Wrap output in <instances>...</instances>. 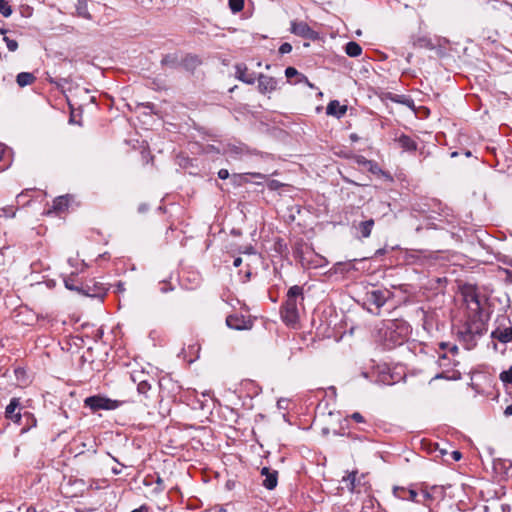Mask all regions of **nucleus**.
I'll return each instance as SVG.
<instances>
[{
    "label": "nucleus",
    "mask_w": 512,
    "mask_h": 512,
    "mask_svg": "<svg viewBox=\"0 0 512 512\" xmlns=\"http://www.w3.org/2000/svg\"><path fill=\"white\" fill-rule=\"evenodd\" d=\"M304 301L303 287L294 285L289 288L285 302L280 308L281 319L287 325L294 326L299 321V306Z\"/></svg>",
    "instance_id": "nucleus-1"
},
{
    "label": "nucleus",
    "mask_w": 512,
    "mask_h": 512,
    "mask_svg": "<svg viewBox=\"0 0 512 512\" xmlns=\"http://www.w3.org/2000/svg\"><path fill=\"white\" fill-rule=\"evenodd\" d=\"M410 324L402 319H394L386 325L385 338L392 346L402 345L411 334Z\"/></svg>",
    "instance_id": "nucleus-2"
},
{
    "label": "nucleus",
    "mask_w": 512,
    "mask_h": 512,
    "mask_svg": "<svg viewBox=\"0 0 512 512\" xmlns=\"http://www.w3.org/2000/svg\"><path fill=\"white\" fill-rule=\"evenodd\" d=\"M446 208L440 200L435 198H421L411 205L412 211L429 219H436L437 216L443 215Z\"/></svg>",
    "instance_id": "nucleus-3"
},
{
    "label": "nucleus",
    "mask_w": 512,
    "mask_h": 512,
    "mask_svg": "<svg viewBox=\"0 0 512 512\" xmlns=\"http://www.w3.org/2000/svg\"><path fill=\"white\" fill-rule=\"evenodd\" d=\"M125 401L113 400L103 395H93L85 398L84 406L93 412L98 410H115L122 406Z\"/></svg>",
    "instance_id": "nucleus-4"
},
{
    "label": "nucleus",
    "mask_w": 512,
    "mask_h": 512,
    "mask_svg": "<svg viewBox=\"0 0 512 512\" xmlns=\"http://www.w3.org/2000/svg\"><path fill=\"white\" fill-rule=\"evenodd\" d=\"M131 379L137 384L138 393L145 396V398H149L148 392L152 389V383L155 382V378L144 371H137L131 374Z\"/></svg>",
    "instance_id": "nucleus-5"
},
{
    "label": "nucleus",
    "mask_w": 512,
    "mask_h": 512,
    "mask_svg": "<svg viewBox=\"0 0 512 512\" xmlns=\"http://www.w3.org/2000/svg\"><path fill=\"white\" fill-rule=\"evenodd\" d=\"M290 32L296 36L302 37L308 40H318L320 38L319 33L313 30L306 22L304 21H291Z\"/></svg>",
    "instance_id": "nucleus-6"
},
{
    "label": "nucleus",
    "mask_w": 512,
    "mask_h": 512,
    "mask_svg": "<svg viewBox=\"0 0 512 512\" xmlns=\"http://www.w3.org/2000/svg\"><path fill=\"white\" fill-rule=\"evenodd\" d=\"M486 332V324L482 320H470L464 330L460 332L465 341H472L475 336H482Z\"/></svg>",
    "instance_id": "nucleus-7"
},
{
    "label": "nucleus",
    "mask_w": 512,
    "mask_h": 512,
    "mask_svg": "<svg viewBox=\"0 0 512 512\" xmlns=\"http://www.w3.org/2000/svg\"><path fill=\"white\" fill-rule=\"evenodd\" d=\"M391 292L387 289H375L366 293V302L380 309L390 298Z\"/></svg>",
    "instance_id": "nucleus-8"
},
{
    "label": "nucleus",
    "mask_w": 512,
    "mask_h": 512,
    "mask_svg": "<svg viewBox=\"0 0 512 512\" xmlns=\"http://www.w3.org/2000/svg\"><path fill=\"white\" fill-rule=\"evenodd\" d=\"M82 293L88 297L103 299L107 293V289L102 283L89 280L82 285Z\"/></svg>",
    "instance_id": "nucleus-9"
},
{
    "label": "nucleus",
    "mask_w": 512,
    "mask_h": 512,
    "mask_svg": "<svg viewBox=\"0 0 512 512\" xmlns=\"http://www.w3.org/2000/svg\"><path fill=\"white\" fill-rule=\"evenodd\" d=\"M226 324L229 328L235 330H247L252 327V322L243 315L232 314L227 316Z\"/></svg>",
    "instance_id": "nucleus-10"
},
{
    "label": "nucleus",
    "mask_w": 512,
    "mask_h": 512,
    "mask_svg": "<svg viewBox=\"0 0 512 512\" xmlns=\"http://www.w3.org/2000/svg\"><path fill=\"white\" fill-rule=\"evenodd\" d=\"M17 409H20V399L19 398H12L10 400V403L6 406L5 409V417L14 423H22V413L20 410L16 412Z\"/></svg>",
    "instance_id": "nucleus-11"
},
{
    "label": "nucleus",
    "mask_w": 512,
    "mask_h": 512,
    "mask_svg": "<svg viewBox=\"0 0 512 512\" xmlns=\"http://www.w3.org/2000/svg\"><path fill=\"white\" fill-rule=\"evenodd\" d=\"M260 474L265 477L262 482V485L267 490H273L277 487L278 484V471L272 470L269 467H262Z\"/></svg>",
    "instance_id": "nucleus-12"
},
{
    "label": "nucleus",
    "mask_w": 512,
    "mask_h": 512,
    "mask_svg": "<svg viewBox=\"0 0 512 512\" xmlns=\"http://www.w3.org/2000/svg\"><path fill=\"white\" fill-rule=\"evenodd\" d=\"M257 80H258V90L262 94L272 92L277 87V80L271 76L259 74Z\"/></svg>",
    "instance_id": "nucleus-13"
},
{
    "label": "nucleus",
    "mask_w": 512,
    "mask_h": 512,
    "mask_svg": "<svg viewBox=\"0 0 512 512\" xmlns=\"http://www.w3.org/2000/svg\"><path fill=\"white\" fill-rule=\"evenodd\" d=\"M236 78L246 84H254L256 77L254 73H248V68L245 64L240 63L235 66Z\"/></svg>",
    "instance_id": "nucleus-14"
},
{
    "label": "nucleus",
    "mask_w": 512,
    "mask_h": 512,
    "mask_svg": "<svg viewBox=\"0 0 512 512\" xmlns=\"http://www.w3.org/2000/svg\"><path fill=\"white\" fill-rule=\"evenodd\" d=\"M347 112L346 105H340L338 100H331L326 107V114L334 116L338 119L343 117Z\"/></svg>",
    "instance_id": "nucleus-15"
},
{
    "label": "nucleus",
    "mask_w": 512,
    "mask_h": 512,
    "mask_svg": "<svg viewBox=\"0 0 512 512\" xmlns=\"http://www.w3.org/2000/svg\"><path fill=\"white\" fill-rule=\"evenodd\" d=\"M395 141L398 143L399 147L402 148L403 151L414 152L417 150L416 141L409 135L401 134L395 138Z\"/></svg>",
    "instance_id": "nucleus-16"
},
{
    "label": "nucleus",
    "mask_w": 512,
    "mask_h": 512,
    "mask_svg": "<svg viewBox=\"0 0 512 512\" xmlns=\"http://www.w3.org/2000/svg\"><path fill=\"white\" fill-rule=\"evenodd\" d=\"M491 337L499 340L502 343H508L512 341V326L501 329V327H497L491 333Z\"/></svg>",
    "instance_id": "nucleus-17"
},
{
    "label": "nucleus",
    "mask_w": 512,
    "mask_h": 512,
    "mask_svg": "<svg viewBox=\"0 0 512 512\" xmlns=\"http://www.w3.org/2000/svg\"><path fill=\"white\" fill-rule=\"evenodd\" d=\"M21 417H22V423H17V424L22 426V428H21L22 433L27 432L31 428L36 427L37 419L35 418V416L32 413L25 411L24 413H22Z\"/></svg>",
    "instance_id": "nucleus-18"
},
{
    "label": "nucleus",
    "mask_w": 512,
    "mask_h": 512,
    "mask_svg": "<svg viewBox=\"0 0 512 512\" xmlns=\"http://www.w3.org/2000/svg\"><path fill=\"white\" fill-rule=\"evenodd\" d=\"M181 64L187 71H194L201 64V60L197 55L187 54Z\"/></svg>",
    "instance_id": "nucleus-19"
},
{
    "label": "nucleus",
    "mask_w": 512,
    "mask_h": 512,
    "mask_svg": "<svg viewBox=\"0 0 512 512\" xmlns=\"http://www.w3.org/2000/svg\"><path fill=\"white\" fill-rule=\"evenodd\" d=\"M76 15L78 17L91 20L92 16L88 11V0H77L75 4Z\"/></svg>",
    "instance_id": "nucleus-20"
},
{
    "label": "nucleus",
    "mask_w": 512,
    "mask_h": 512,
    "mask_svg": "<svg viewBox=\"0 0 512 512\" xmlns=\"http://www.w3.org/2000/svg\"><path fill=\"white\" fill-rule=\"evenodd\" d=\"M305 247H307V245L302 239L296 241L293 246V255L296 259H298L301 262L302 266L306 265V259L304 256Z\"/></svg>",
    "instance_id": "nucleus-21"
},
{
    "label": "nucleus",
    "mask_w": 512,
    "mask_h": 512,
    "mask_svg": "<svg viewBox=\"0 0 512 512\" xmlns=\"http://www.w3.org/2000/svg\"><path fill=\"white\" fill-rule=\"evenodd\" d=\"M70 204V196L69 195H63L56 197L53 200V210L56 212H63L65 211Z\"/></svg>",
    "instance_id": "nucleus-22"
},
{
    "label": "nucleus",
    "mask_w": 512,
    "mask_h": 512,
    "mask_svg": "<svg viewBox=\"0 0 512 512\" xmlns=\"http://www.w3.org/2000/svg\"><path fill=\"white\" fill-rule=\"evenodd\" d=\"M374 224L375 222L372 218L361 221L357 226V230L361 233V237L368 238L371 235Z\"/></svg>",
    "instance_id": "nucleus-23"
},
{
    "label": "nucleus",
    "mask_w": 512,
    "mask_h": 512,
    "mask_svg": "<svg viewBox=\"0 0 512 512\" xmlns=\"http://www.w3.org/2000/svg\"><path fill=\"white\" fill-rule=\"evenodd\" d=\"M36 80V77L30 72H21L16 77V82L20 87L31 85Z\"/></svg>",
    "instance_id": "nucleus-24"
},
{
    "label": "nucleus",
    "mask_w": 512,
    "mask_h": 512,
    "mask_svg": "<svg viewBox=\"0 0 512 512\" xmlns=\"http://www.w3.org/2000/svg\"><path fill=\"white\" fill-rule=\"evenodd\" d=\"M345 52L350 57H358L362 54V47L354 41H350L345 46Z\"/></svg>",
    "instance_id": "nucleus-25"
},
{
    "label": "nucleus",
    "mask_w": 512,
    "mask_h": 512,
    "mask_svg": "<svg viewBox=\"0 0 512 512\" xmlns=\"http://www.w3.org/2000/svg\"><path fill=\"white\" fill-rule=\"evenodd\" d=\"M358 474V471H352L348 473L346 477H343L342 481L346 483V487L349 491L354 492L356 489V486L358 484L356 476Z\"/></svg>",
    "instance_id": "nucleus-26"
},
{
    "label": "nucleus",
    "mask_w": 512,
    "mask_h": 512,
    "mask_svg": "<svg viewBox=\"0 0 512 512\" xmlns=\"http://www.w3.org/2000/svg\"><path fill=\"white\" fill-rule=\"evenodd\" d=\"M389 99L395 103L403 104L410 108L414 106L413 100L406 95L393 94L390 95Z\"/></svg>",
    "instance_id": "nucleus-27"
},
{
    "label": "nucleus",
    "mask_w": 512,
    "mask_h": 512,
    "mask_svg": "<svg viewBox=\"0 0 512 512\" xmlns=\"http://www.w3.org/2000/svg\"><path fill=\"white\" fill-rule=\"evenodd\" d=\"M179 64L178 56L176 54H167L161 59L162 66L176 68Z\"/></svg>",
    "instance_id": "nucleus-28"
},
{
    "label": "nucleus",
    "mask_w": 512,
    "mask_h": 512,
    "mask_svg": "<svg viewBox=\"0 0 512 512\" xmlns=\"http://www.w3.org/2000/svg\"><path fill=\"white\" fill-rule=\"evenodd\" d=\"M370 173L377 175V176H384L389 177V174L385 171H383L380 166L377 164V162L371 160L369 166L366 168Z\"/></svg>",
    "instance_id": "nucleus-29"
},
{
    "label": "nucleus",
    "mask_w": 512,
    "mask_h": 512,
    "mask_svg": "<svg viewBox=\"0 0 512 512\" xmlns=\"http://www.w3.org/2000/svg\"><path fill=\"white\" fill-rule=\"evenodd\" d=\"M0 33L4 35L3 40L5 41L8 50L11 52H15L18 49V42L16 40L10 39L9 37L6 36V33H7L6 29H1Z\"/></svg>",
    "instance_id": "nucleus-30"
},
{
    "label": "nucleus",
    "mask_w": 512,
    "mask_h": 512,
    "mask_svg": "<svg viewBox=\"0 0 512 512\" xmlns=\"http://www.w3.org/2000/svg\"><path fill=\"white\" fill-rule=\"evenodd\" d=\"M230 10L235 14L243 10L244 0H228Z\"/></svg>",
    "instance_id": "nucleus-31"
},
{
    "label": "nucleus",
    "mask_w": 512,
    "mask_h": 512,
    "mask_svg": "<svg viewBox=\"0 0 512 512\" xmlns=\"http://www.w3.org/2000/svg\"><path fill=\"white\" fill-rule=\"evenodd\" d=\"M348 158L352 159L356 164L364 167L365 169L367 168V166H369V164L371 162V160H368L367 158H365L362 155H351V156H348Z\"/></svg>",
    "instance_id": "nucleus-32"
},
{
    "label": "nucleus",
    "mask_w": 512,
    "mask_h": 512,
    "mask_svg": "<svg viewBox=\"0 0 512 512\" xmlns=\"http://www.w3.org/2000/svg\"><path fill=\"white\" fill-rule=\"evenodd\" d=\"M247 176H249V173L233 174L231 176V182L233 185L240 186L242 183L248 182Z\"/></svg>",
    "instance_id": "nucleus-33"
},
{
    "label": "nucleus",
    "mask_w": 512,
    "mask_h": 512,
    "mask_svg": "<svg viewBox=\"0 0 512 512\" xmlns=\"http://www.w3.org/2000/svg\"><path fill=\"white\" fill-rule=\"evenodd\" d=\"M0 14L4 17H9L12 14L11 6L5 0H0Z\"/></svg>",
    "instance_id": "nucleus-34"
},
{
    "label": "nucleus",
    "mask_w": 512,
    "mask_h": 512,
    "mask_svg": "<svg viewBox=\"0 0 512 512\" xmlns=\"http://www.w3.org/2000/svg\"><path fill=\"white\" fill-rule=\"evenodd\" d=\"M65 287L71 291H77L82 293V286L79 287L74 283V277H69L64 280Z\"/></svg>",
    "instance_id": "nucleus-35"
},
{
    "label": "nucleus",
    "mask_w": 512,
    "mask_h": 512,
    "mask_svg": "<svg viewBox=\"0 0 512 512\" xmlns=\"http://www.w3.org/2000/svg\"><path fill=\"white\" fill-rule=\"evenodd\" d=\"M466 301L475 304L476 310H481V304L479 296L476 293L466 295Z\"/></svg>",
    "instance_id": "nucleus-36"
},
{
    "label": "nucleus",
    "mask_w": 512,
    "mask_h": 512,
    "mask_svg": "<svg viewBox=\"0 0 512 512\" xmlns=\"http://www.w3.org/2000/svg\"><path fill=\"white\" fill-rule=\"evenodd\" d=\"M500 380L505 384L512 383V366L508 370L500 373Z\"/></svg>",
    "instance_id": "nucleus-37"
},
{
    "label": "nucleus",
    "mask_w": 512,
    "mask_h": 512,
    "mask_svg": "<svg viewBox=\"0 0 512 512\" xmlns=\"http://www.w3.org/2000/svg\"><path fill=\"white\" fill-rule=\"evenodd\" d=\"M48 81L51 83V84H54L56 85L58 88H63L65 84L69 83L70 80L68 78H49Z\"/></svg>",
    "instance_id": "nucleus-38"
},
{
    "label": "nucleus",
    "mask_w": 512,
    "mask_h": 512,
    "mask_svg": "<svg viewBox=\"0 0 512 512\" xmlns=\"http://www.w3.org/2000/svg\"><path fill=\"white\" fill-rule=\"evenodd\" d=\"M402 491L406 492L405 489H402ZM407 493H408L407 497L406 496H401V497L404 498V499H408L410 501H413V502H418V500H417L418 493L415 490L410 489V490L407 491Z\"/></svg>",
    "instance_id": "nucleus-39"
},
{
    "label": "nucleus",
    "mask_w": 512,
    "mask_h": 512,
    "mask_svg": "<svg viewBox=\"0 0 512 512\" xmlns=\"http://www.w3.org/2000/svg\"><path fill=\"white\" fill-rule=\"evenodd\" d=\"M297 75H299V72L296 68L287 67L285 69V76L287 77L288 80L292 79L293 77H297Z\"/></svg>",
    "instance_id": "nucleus-40"
},
{
    "label": "nucleus",
    "mask_w": 512,
    "mask_h": 512,
    "mask_svg": "<svg viewBox=\"0 0 512 512\" xmlns=\"http://www.w3.org/2000/svg\"><path fill=\"white\" fill-rule=\"evenodd\" d=\"M292 51V45L288 42H284L279 47V53L281 55L288 54Z\"/></svg>",
    "instance_id": "nucleus-41"
},
{
    "label": "nucleus",
    "mask_w": 512,
    "mask_h": 512,
    "mask_svg": "<svg viewBox=\"0 0 512 512\" xmlns=\"http://www.w3.org/2000/svg\"><path fill=\"white\" fill-rule=\"evenodd\" d=\"M249 175L255 179L254 183H256L258 185L262 184L263 181L266 180V175H264L262 173H256L255 172V173H249Z\"/></svg>",
    "instance_id": "nucleus-42"
},
{
    "label": "nucleus",
    "mask_w": 512,
    "mask_h": 512,
    "mask_svg": "<svg viewBox=\"0 0 512 512\" xmlns=\"http://www.w3.org/2000/svg\"><path fill=\"white\" fill-rule=\"evenodd\" d=\"M350 418L357 423H364L365 419L359 412H354L350 415Z\"/></svg>",
    "instance_id": "nucleus-43"
},
{
    "label": "nucleus",
    "mask_w": 512,
    "mask_h": 512,
    "mask_svg": "<svg viewBox=\"0 0 512 512\" xmlns=\"http://www.w3.org/2000/svg\"><path fill=\"white\" fill-rule=\"evenodd\" d=\"M218 177L222 180L228 179L230 177L229 171L227 169H220L218 171Z\"/></svg>",
    "instance_id": "nucleus-44"
},
{
    "label": "nucleus",
    "mask_w": 512,
    "mask_h": 512,
    "mask_svg": "<svg viewBox=\"0 0 512 512\" xmlns=\"http://www.w3.org/2000/svg\"><path fill=\"white\" fill-rule=\"evenodd\" d=\"M131 512H151V508L148 505L143 504L139 508L133 509Z\"/></svg>",
    "instance_id": "nucleus-45"
},
{
    "label": "nucleus",
    "mask_w": 512,
    "mask_h": 512,
    "mask_svg": "<svg viewBox=\"0 0 512 512\" xmlns=\"http://www.w3.org/2000/svg\"><path fill=\"white\" fill-rule=\"evenodd\" d=\"M281 186V183L277 180H271L269 183H268V187L271 189V190H277L279 187Z\"/></svg>",
    "instance_id": "nucleus-46"
},
{
    "label": "nucleus",
    "mask_w": 512,
    "mask_h": 512,
    "mask_svg": "<svg viewBox=\"0 0 512 512\" xmlns=\"http://www.w3.org/2000/svg\"><path fill=\"white\" fill-rule=\"evenodd\" d=\"M294 83H308V78L304 74L299 73Z\"/></svg>",
    "instance_id": "nucleus-47"
},
{
    "label": "nucleus",
    "mask_w": 512,
    "mask_h": 512,
    "mask_svg": "<svg viewBox=\"0 0 512 512\" xmlns=\"http://www.w3.org/2000/svg\"><path fill=\"white\" fill-rule=\"evenodd\" d=\"M450 455L454 461H459L462 458V453L458 450L452 451Z\"/></svg>",
    "instance_id": "nucleus-48"
},
{
    "label": "nucleus",
    "mask_w": 512,
    "mask_h": 512,
    "mask_svg": "<svg viewBox=\"0 0 512 512\" xmlns=\"http://www.w3.org/2000/svg\"><path fill=\"white\" fill-rule=\"evenodd\" d=\"M171 290H173V287L167 282H164L163 286L160 287V291L162 293H167L168 291H171Z\"/></svg>",
    "instance_id": "nucleus-49"
},
{
    "label": "nucleus",
    "mask_w": 512,
    "mask_h": 512,
    "mask_svg": "<svg viewBox=\"0 0 512 512\" xmlns=\"http://www.w3.org/2000/svg\"><path fill=\"white\" fill-rule=\"evenodd\" d=\"M385 253H386V249L385 248H380V249L375 251L374 257L378 258L380 256H383Z\"/></svg>",
    "instance_id": "nucleus-50"
},
{
    "label": "nucleus",
    "mask_w": 512,
    "mask_h": 512,
    "mask_svg": "<svg viewBox=\"0 0 512 512\" xmlns=\"http://www.w3.org/2000/svg\"><path fill=\"white\" fill-rule=\"evenodd\" d=\"M504 414H505V416L512 415V404L506 407V409L504 410Z\"/></svg>",
    "instance_id": "nucleus-51"
},
{
    "label": "nucleus",
    "mask_w": 512,
    "mask_h": 512,
    "mask_svg": "<svg viewBox=\"0 0 512 512\" xmlns=\"http://www.w3.org/2000/svg\"><path fill=\"white\" fill-rule=\"evenodd\" d=\"M242 263V258L241 257H236L233 261V265L234 267H239Z\"/></svg>",
    "instance_id": "nucleus-52"
},
{
    "label": "nucleus",
    "mask_w": 512,
    "mask_h": 512,
    "mask_svg": "<svg viewBox=\"0 0 512 512\" xmlns=\"http://www.w3.org/2000/svg\"><path fill=\"white\" fill-rule=\"evenodd\" d=\"M423 497L425 500H431L433 497H432V494L429 492V491H423Z\"/></svg>",
    "instance_id": "nucleus-53"
},
{
    "label": "nucleus",
    "mask_w": 512,
    "mask_h": 512,
    "mask_svg": "<svg viewBox=\"0 0 512 512\" xmlns=\"http://www.w3.org/2000/svg\"><path fill=\"white\" fill-rule=\"evenodd\" d=\"M350 140H351L352 142H356V141H358V140H359V137H358V135H357V134L352 133V134L350 135Z\"/></svg>",
    "instance_id": "nucleus-54"
},
{
    "label": "nucleus",
    "mask_w": 512,
    "mask_h": 512,
    "mask_svg": "<svg viewBox=\"0 0 512 512\" xmlns=\"http://www.w3.org/2000/svg\"><path fill=\"white\" fill-rule=\"evenodd\" d=\"M4 152H5V146L2 143H0V161L2 160Z\"/></svg>",
    "instance_id": "nucleus-55"
},
{
    "label": "nucleus",
    "mask_w": 512,
    "mask_h": 512,
    "mask_svg": "<svg viewBox=\"0 0 512 512\" xmlns=\"http://www.w3.org/2000/svg\"><path fill=\"white\" fill-rule=\"evenodd\" d=\"M25 512H37V510L34 506H28L26 508Z\"/></svg>",
    "instance_id": "nucleus-56"
},
{
    "label": "nucleus",
    "mask_w": 512,
    "mask_h": 512,
    "mask_svg": "<svg viewBox=\"0 0 512 512\" xmlns=\"http://www.w3.org/2000/svg\"><path fill=\"white\" fill-rule=\"evenodd\" d=\"M163 483H164L163 479L160 476H158L156 479V484L159 486H163Z\"/></svg>",
    "instance_id": "nucleus-57"
},
{
    "label": "nucleus",
    "mask_w": 512,
    "mask_h": 512,
    "mask_svg": "<svg viewBox=\"0 0 512 512\" xmlns=\"http://www.w3.org/2000/svg\"><path fill=\"white\" fill-rule=\"evenodd\" d=\"M436 450H438V451H439V455H440L441 457H443L444 455H446V454H447V451H446L445 449H439V448H436Z\"/></svg>",
    "instance_id": "nucleus-58"
},
{
    "label": "nucleus",
    "mask_w": 512,
    "mask_h": 512,
    "mask_svg": "<svg viewBox=\"0 0 512 512\" xmlns=\"http://www.w3.org/2000/svg\"><path fill=\"white\" fill-rule=\"evenodd\" d=\"M117 288H118V291H121V292L125 290V288H124V284H123V283H121V282H119V283L117 284Z\"/></svg>",
    "instance_id": "nucleus-59"
},
{
    "label": "nucleus",
    "mask_w": 512,
    "mask_h": 512,
    "mask_svg": "<svg viewBox=\"0 0 512 512\" xmlns=\"http://www.w3.org/2000/svg\"><path fill=\"white\" fill-rule=\"evenodd\" d=\"M112 473L114 475H119L121 473V469H119V468H112Z\"/></svg>",
    "instance_id": "nucleus-60"
},
{
    "label": "nucleus",
    "mask_w": 512,
    "mask_h": 512,
    "mask_svg": "<svg viewBox=\"0 0 512 512\" xmlns=\"http://www.w3.org/2000/svg\"><path fill=\"white\" fill-rule=\"evenodd\" d=\"M245 253H248V254H253L254 253V248L252 246L248 247L245 251Z\"/></svg>",
    "instance_id": "nucleus-61"
},
{
    "label": "nucleus",
    "mask_w": 512,
    "mask_h": 512,
    "mask_svg": "<svg viewBox=\"0 0 512 512\" xmlns=\"http://www.w3.org/2000/svg\"><path fill=\"white\" fill-rule=\"evenodd\" d=\"M457 155H458L457 151H454V152L451 153V157H457Z\"/></svg>",
    "instance_id": "nucleus-62"
},
{
    "label": "nucleus",
    "mask_w": 512,
    "mask_h": 512,
    "mask_svg": "<svg viewBox=\"0 0 512 512\" xmlns=\"http://www.w3.org/2000/svg\"><path fill=\"white\" fill-rule=\"evenodd\" d=\"M307 86H309L310 88H314V85L312 83H310V81L308 80V83H305Z\"/></svg>",
    "instance_id": "nucleus-63"
},
{
    "label": "nucleus",
    "mask_w": 512,
    "mask_h": 512,
    "mask_svg": "<svg viewBox=\"0 0 512 512\" xmlns=\"http://www.w3.org/2000/svg\"><path fill=\"white\" fill-rule=\"evenodd\" d=\"M465 155H466L467 157H469V156H471V152H470L469 150H467V151H465Z\"/></svg>",
    "instance_id": "nucleus-64"
}]
</instances>
